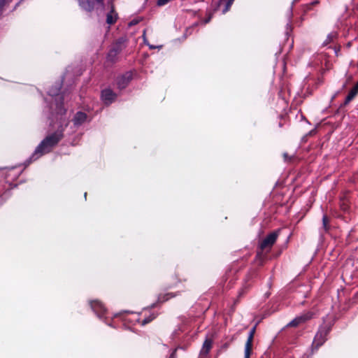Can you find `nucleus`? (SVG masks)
<instances>
[{
    "label": "nucleus",
    "instance_id": "obj_1",
    "mask_svg": "<svg viewBox=\"0 0 358 358\" xmlns=\"http://www.w3.org/2000/svg\"><path fill=\"white\" fill-rule=\"evenodd\" d=\"M62 138L61 132L57 131L50 136H48L36 148L31 159L36 160L43 155L49 152L52 148L56 145Z\"/></svg>",
    "mask_w": 358,
    "mask_h": 358
},
{
    "label": "nucleus",
    "instance_id": "obj_2",
    "mask_svg": "<svg viewBox=\"0 0 358 358\" xmlns=\"http://www.w3.org/2000/svg\"><path fill=\"white\" fill-rule=\"evenodd\" d=\"M80 6L87 11H91L98 4H101L103 0H78Z\"/></svg>",
    "mask_w": 358,
    "mask_h": 358
},
{
    "label": "nucleus",
    "instance_id": "obj_3",
    "mask_svg": "<svg viewBox=\"0 0 358 358\" xmlns=\"http://www.w3.org/2000/svg\"><path fill=\"white\" fill-rule=\"evenodd\" d=\"M278 237L277 232L270 234L261 243V248L262 250L270 248L275 242Z\"/></svg>",
    "mask_w": 358,
    "mask_h": 358
},
{
    "label": "nucleus",
    "instance_id": "obj_4",
    "mask_svg": "<svg viewBox=\"0 0 358 358\" xmlns=\"http://www.w3.org/2000/svg\"><path fill=\"white\" fill-rule=\"evenodd\" d=\"M255 332V327H253L250 332L249 336H248L247 342L245 343V358H250L251 351H252V341H253Z\"/></svg>",
    "mask_w": 358,
    "mask_h": 358
},
{
    "label": "nucleus",
    "instance_id": "obj_5",
    "mask_svg": "<svg viewBox=\"0 0 358 358\" xmlns=\"http://www.w3.org/2000/svg\"><path fill=\"white\" fill-rule=\"evenodd\" d=\"M92 308L96 314L101 317L106 312L103 305L99 301H93L90 303Z\"/></svg>",
    "mask_w": 358,
    "mask_h": 358
},
{
    "label": "nucleus",
    "instance_id": "obj_6",
    "mask_svg": "<svg viewBox=\"0 0 358 358\" xmlns=\"http://www.w3.org/2000/svg\"><path fill=\"white\" fill-rule=\"evenodd\" d=\"M234 0H220L216 9L221 10L222 13L224 14L230 8Z\"/></svg>",
    "mask_w": 358,
    "mask_h": 358
},
{
    "label": "nucleus",
    "instance_id": "obj_7",
    "mask_svg": "<svg viewBox=\"0 0 358 358\" xmlns=\"http://www.w3.org/2000/svg\"><path fill=\"white\" fill-rule=\"evenodd\" d=\"M101 98L106 104H109L115 100V94L110 90H105L101 93Z\"/></svg>",
    "mask_w": 358,
    "mask_h": 358
},
{
    "label": "nucleus",
    "instance_id": "obj_8",
    "mask_svg": "<svg viewBox=\"0 0 358 358\" xmlns=\"http://www.w3.org/2000/svg\"><path fill=\"white\" fill-rule=\"evenodd\" d=\"M310 317H311V315L309 313L302 315L299 317H296L292 322H290V323L289 324V326L296 327V326L299 325V324L305 322L306 320L310 319Z\"/></svg>",
    "mask_w": 358,
    "mask_h": 358
},
{
    "label": "nucleus",
    "instance_id": "obj_9",
    "mask_svg": "<svg viewBox=\"0 0 358 358\" xmlns=\"http://www.w3.org/2000/svg\"><path fill=\"white\" fill-rule=\"evenodd\" d=\"M326 332L323 331H319L313 341V345L316 348H318L320 345H321L326 339Z\"/></svg>",
    "mask_w": 358,
    "mask_h": 358
},
{
    "label": "nucleus",
    "instance_id": "obj_10",
    "mask_svg": "<svg viewBox=\"0 0 358 358\" xmlns=\"http://www.w3.org/2000/svg\"><path fill=\"white\" fill-rule=\"evenodd\" d=\"M117 18V13L114 11L113 6H111L110 11L106 15V22L108 24H114Z\"/></svg>",
    "mask_w": 358,
    "mask_h": 358
},
{
    "label": "nucleus",
    "instance_id": "obj_11",
    "mask_svg": "<svg viewBox=\"0 0 358 358\" xmlns=\"http://www.w3.org/2000/svg\"><path fill=\"white\" fill-rule=\"evenodd\" d=\"M87 119V115L85 113L82 112H78L76 114L73 122L76 125H80L83 124Z\"/></svg>",
    "mask_w": 358,
    "mask_h": 358
},
{
    "label": "nucleus",
    "instance_id": "obj_12",
    "mask_svg": "<svg viewBox=\"0 0 358 358\" xmlns=\"http://www.w3.org/2000/svg\"><path fill=\"white\" fill-rule=\"evenodd\" d=\"M212 347V341L210 339H206L203 345L201 353L202 355H206Z\"/></svg>",
    "mask_w": 358,
    "mask_h": 358
},
{
    "label": "nucleus",
    "instance_id": "obj_13",
    "mask_svg": "<svg viewBox=\"0 0 358 358\" xmlns=\"http://www.w3.org/2000/svg\"><path fill=\"white\" fill-rule=\"evenodd\" d=\"M171 297H173V295L171 293H169L164 295L159 296L158 300L160 302H164Z\"/></svg>",
    "mask_w": 358,
    "mask_h": 358
},
{
    "label": "nucleus",
    "instance_id": "obj_14",
    "mask_svg": "<svg viewBox=\"0 0 358 358\" xmlns=\"http://www.w3.org/2000/svg\"><path fill=\"white\" fill-rule=\"evenodd\" d=\"M357 95V93H355V92L353 91H350L346 98V100H345V103H348L350 102L351 100H352L354 99V97Z\"/></svg>",
    "mask_w": 358,
    "mask_h": 358
},
{
    "label": "nucleus",
    "instance_id": "obj_15",
    "mask_svg": "<svg viewBox=\"0 0 358 358\" xmlns=\"http://www.w3.org/2000/svg\"><path fill=\"white\" fill-rule=\"evenodd\" d=\"M128 82H129V80H123L122 84L120 83V81H118L119 87L124 88Z\"/></svg>",
    "mask_w": 358,
    "mask_h": 358
},
{
    "label": "nucleus",
    "instance_id": "obj_16",
    "mask_svg": "<svg viewBox=\"0 0 358 358\" xmlns=\"http://www.w3.org/2000/svg\"><path fill=\"white\" fill-rule=\"evenodd\" d=\"M171 0H158V5L159 6H164L165 5L166 3H167L169 1H170Z\"/></svg>",
    "mask_w": 358,
    "mask_h": 358
},
{
    "label": "nucleus",
    "instance_id": "obj_17",
    "mask_svg": "<svg viewBox=\"0 0 358 358\" xmlns=\"http://www.w3.org/2000/svg\"><path fill=\"white\" fill-rule=\"evenodd\" d=\"M328 222H329L328 217L327 216H324L323 217V225L325 229L327 228Z\"/></svg>",
    "mask_w": 358,
    "mask_h": 358
},
{
    "label": "nucleus",
    "instance_id": "obj_18",
    "mask_svg": "<svg viewBox=\"0 0 358 358\" xmlns=\"http://www.w3.org/2000/svg\"><path fill=\"white\" fill-rule=\"evenodd\" d=\"M138 23V20H131L129 23V26H133V25H135L136 24Z\"/></svg>",
    "mask_w": 358,
    "mask_h": 358
},
{
    "label": "nucleus",
    "instance_id": "obj_19",
    "mask_svg": "<svg viewBox=\"0 0 358 358\" xmlns=\"http://www.w3.org/2000/svg\"><path fill=\"white\" fill-rule=\"evenodd\" d=\"M154 318V317H151V318H149V319H145L144 320L143 322H142V324L144 325L147 323H148L149 322H150L152 319Z\"/></svg>",
    "mask_w": 358,
    "mask_h": 358
},
{
    "label": "nucleus",
    "instance_id": "obj_20",
    "mask_svg": "<svg viewBox=\"0 0 358 358\" xmlns=\"http://www.w3.org/2000/svg\"><path fill=\"white\" fill-rule=\"evenodd\" d=\"M352 91L355 92V93H358V83L356 84V85L352 89Z\"/></svg>",
    "mask_w": 358,
    "mask_h": 358
},
{
    "label": "nucleus",
    "instance_id": "obj_21",
    "mask_svg": "<svg viewBox=\"0 0 358 358\" xmlns=\"http://www.w3.org/2000/svg\"><path fill=\"white\" fill-rule=\"evenodd\" d=\"M58 113H59L61 115L63 114L64 110L62 108L61 106H57Z\"/></svg>",
    "mask_w": 358,
    "mask_h": 358
},
{
    "label": "nucleus",
    "instance_id": "obj_22",
    "mask_svg": "<svg viewBox=\"0 0 358 358\" xmlns=\"http://www.w3.org/2000/svg\"><path fill=\"white\" fill-rule=\"evenodd\" d=\"M210 16H209L208 18L206 20H205L204 22L207 23V22H208L210 21Z\"/></svg>",
    "mask_w": 358,
    "mask_h": 358
},
{
    "label": "nucleus",
    "instance_id": "obj_23",
    "mask_svg": "<svg viewBox=\"0 0 358 358\" xmlns=\"http://www.w3.org/2000/svg\"><path fill=\"white\" fill-rule=\"evenodd\" d=\"M143 40H144V42L145 43L146 42V38H145V33L143 34Z\"/></svg>",
    "mask_w": 358,
    "mask_h": 358
},
{
    "label": "nucleus",
    "instance_id": "obj_24",
    "mask_svg": "<svg viewBox=\"0 0 358 358\" xmlns=\"http://www.w3.org/2000/svg\"><path fill=\"white\" fill-rule=\"evenodd\" d=\"M174 353L175 352H173V354L171 355V358H174Z\"/></svg>",
    "mask_w": 358,
    "mask_h": 358
},
{
    "label": "nucleus",
    "instance_id": "obj_25",
    "mask_svg": "<svg viewBox=\"0 0 358 358\" xmlns=\"http://www.w3.org/2000/svg\"><path fill=\"white\" fill-rule=\"evenodd\" d=\"M150 48L151 49L155 48V47H154V46H152V45H150Z\"/></svg>",
    "mask_w": 358,
    "mask_h": 358
}]
</instances>
